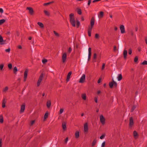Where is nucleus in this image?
Instances as JSON below:
<instances>
[{
    "mask_svg": "<svg viewBox=\"0 0 147 147\" xmlns=\"http://www.w3.org/2000/svg\"><path fill=\"white\" fill-rule=\"evenodd\" d=\"M94 23V19L93 18H92L90 21V26H89L88 29V33L89 36H91V33L92 28L93 27Z\"/></svg>",
    "mask_w": 147,
    "mask_h": 147,
    "instance_id": "obj_1",
    "label": "nucleus"
},
{
    "mask_svg": "<svg viewBox=\"0 0 147 147\" xmlns=\"http://www.w3.org/2000/svg\"><path fill=\"white\" fill-rule=\"evenodd\" d=\"M70 21L72 26L73 27L76 26V22L75 20L74 15L73 13H71L69 15Z\"/></svg>",
    "mask_w": 147,
    "mask_h": 147,
    "instance_id": "obj_2",
    "label": "nucleus"
},
{
    "mask_svg": "<svg viewBox=\"0 0 147 147\" xmlns=\"http://www.w3.org/2000/svg\"><path fill=\"white\" fill-rule=\"evenodd\" d=\"M44 76L43 74L42 73L41 74L37 82V86L38 87L40 85V84L42 81L43 78Z\"/></svg>",
    "mask_w": 147,
    "mask_h": 147,
    "instance_id": "obj_3",
    "label": "nucleus"
},
{
    "mask_svg": "<svg viewBox=\"0 0 147 147\" xmlns=\"http://www.w3.org/2000/svg\"><path fill=\"white\" fill-rule=\"evenodd\" d=\"M67 60V53H64L62 54V61L63 63H65Z\"/></svg>",
    "mask_w": 147,
    "mask_h": 147,
    "instance_id": "obj_4",
    "label": "nucleus"
},
{
    "mask_svg": "<svg viewBox=\"0 0 147 147\" xmlns=\"http://www.w3.org/2000/svg\"><path fill=\"white\" fill-rule=\"evenodd\" d=\"M85 79L86 76L85 74H83L80 79L79 82L81 83H84L85 82Z\"/></svg>",
    "mask_w": 147,
    "mask_h": 147,
    "instance_id": "obj_5",
    "label": "nucleus"
},
{
    "mask_svg": "<svg viewBox=\"0 0 147 147\" xmlns=\"http://www.w3.org/2000/svg\"><path fill=\"white\" fill-rule=\"evenodd\" d=\"M100 121L102 125H104L105 123V119L102 115H101L100 117Z\"/></svg>",
    "mask_w": 147,
    "mask_h": 147,
    "instance_id": "obj_6",
    "label": "nucleus"
},
{
    "mask_svg": "<svg viewBox=\"0 0 147 147\" xmlns=\"http://www.w3.org/2000/svg\"><path fill=\"white\" fill-rule=\"evenodd\" d=\"M109 86L111 88H112L113 86L116 87L117 86V83L115 82L113 80L112 82L109 83Z\"/></svg>",
    "mask_w": 147,
    "mask_h": 147,
    "instance_id": "obj_7",
    "label": "nucleus"
},
{
    "mask_svg": "<svg viewBox=\"0 0 147 147\" xmlns=\"http://www.w3.org/2000/svg\"><path fill=\"white\" fill-rule=\"evenodd\" d=\"M5 40H4L3 37L0 35V45H3L6 44Z\"/></svg>",
    "mask_w": 147,
    "mask_h": 147,
    "instance_id": "obj_8",
    "label": "nucleus"
},
{
    "mask_svg": "<svg viewBox=\"0 0 147 147\" xmlns=\"http://www.w3.org/2000/svg\"><path fill=\"white\" fill-rule=\"evenodd\" d=\"M88 124L87 123H85L84 125V131L85 133H87L88 131Z\"/></svg>",
    "mask_w": 147,
    "mask_h": 147,
    "instance_id": "obj_9",
    "label": "nucleus"
},
{
    "mask_svg": "<svg viewBox=\"0 0 147 147\" xmlns=\"http://www.w3.org/2000/svg\"><path fill=\"white\" fill-rule=\"evenodd\" d=\"M28 72V70L27 69H26L24 71V81L25 82L26 80Z\"/></svg>",
    "mask_w": 147,
    "mask_h": 147,
    "instance_id": "obj_10",
    "label": "nucleus"
},
{
    "mask_svg": "<svg viewBox=\"0 0 147 147\" xmlns=\"http://www.w3.org/2000/svg\"><path fill=\"white\" fill-rule=\"evenodd\" d=\"M134 124L133 119L132 117H131L129 119V125L130 127H131Z\"/></svg>",
    "mask_w": 147,
    "mask_h": 147,
    "instance_id": "obj_11",
    "label": "nucleus"
},
{
    "mask_svg": "<svg viewBox=\"0 0 147 147\" xmlns=\"http://www.w3.org/2000/svg\"><path fill=\"white\" fill-rule=\"evenodd\" d=\"M120 29L121 32L122 34L124 33L125 32V30L124 26L123 25H121L120 26Z\"/></svg>",
    "mask_w": 147,
    "mask_h": 147,
    "instance_id": "obj_12",
    "label": "nucleus"
},
{
    "mask_svg": "<svg viewBox=\"0 0 147 147\" xmlns=\"http://www.w3.org/2000/svg\"><path fill=\"white\" fill-rule=\"evenodd\" d=\"M25 108V105L24 104H23L21 106L20 113H22L23 112Z\"/></svg>",
    "mask_w": 147,
    "mask_h": 147,
    "instance_id": "obj_13",
    "label": "nucleus"
},
{
    "mask_svg": "<svg viewBox=\"0 0 147 147\" xmlns=\"http://www.w3.org/2000/svg\"><path fill=\"white\" fill-rule=\"evenodd\" d=\"M27 9L29 10V12L30 14L32 15L33 14V9L30 7H27Z\"/></svg>",
    "mask_w": 147,
    "mask_h": 147,
    "instance_id": "obj_14",
    "label": "nucleus"
},
{
    "mask_svg": "<svg viewBox=\"0 0 147 147\" xmlns=\"http://www.w3.org/2000/svg\"><path fill=\"white\" fill-rule=\"evenodd\" d=\"M88 60L89 61L90 59V57L91 55V48L90 47H89L88 48Z\"/></svg>",
    "mask_w": 147,
    "mask_h": 147,
    "instance_id": "obj_15",
    "label": "nucleus"
},
{
    "mask_svg": "<svg viewBox=\"0 0 147 147\" xmlns=\"http://www.w3.org/2000/svg\"><path fill=\"white\" fill-rule=\"evenodd\" d=\"M81 97L82 99L84 100L86 99V94L85 93H83L82 94Z\"/></svg>",
    "mask_w": 147,
    "mask_h": 147,
    "instance_id": "obj_16",
    "label": "nucleus"
},
{
    "mask_svg": "<svg viewBox=\"0 0 147 147\" xmlns=\"http://www.w3.org/2000/svg\"><path fill=\"white\" fill-rule=\"evenodd\" d=\"M127 54V51L125 49H124L123 52V55L124 56V58L125 59L126 58Z\"/></svg>",
    "mask_w": 147,
    "mask_h": 147,
    "instance_id": "obj_17",
    "label": "nucleus"
},
{
    "mask_svg": "<svg viewBox=\"0 0 147 147\" xmlns=\"http://www.w3.org/2000/svg\"><path fill=\"white\" fill-rule=\"evenodd\" d=\"M6 102V99L4 98V99L3 100V102H2V107L3 108H4L5 106V103Z\"/></svg>",
    "mask_w": 147,
    "mask_h": 147,
    "instance_id": "obj_18",
    "label": "nucleus"
},
{
    "mask_svg": "<svg viewBox=\"0 0 147 147\" xmlns=\"http://www.w3.org/2000/svg\"><path fill=\"white\" fill-rule=\"evenodd\" d=\"M71 73H72L71 71H70L68 73L67 78V82L69 81V79L70 78V76L71 74Z\"/></svg>",
    "mask_w": 147,
    "mask_h": 147,
    "instance_id": "obj_19",
    "label": "nucleus"
},
{
    "mask_svg": "<svg viewBox=\"0 0 147 147\" xmlns=\"http://www.w3.org/2000/svg\"><path fill=\"white\" fill-rule=\"evenodd\" d=\"M103 12L102 11H100L99 13L98 14V16L99 18H102L103 17Z\"/></svg>",
    "mask_w": 147,
    "mask_h": 147,
    "instance_id": "obj_20",
    "label": "nucleus"
},
{
    "mask_svg": "<svg viewBox=\"0 0 147 147\" xmlns=\"http://www.w3.org/2000/svg\"><path fill=\"white\" fill-rule=\"evenodd\" d=\"M62 127L63 130H65L66 128V124L64 122L62 123Z\"/></svg>",
    "mask_w": 147,
    "mask_h": 147,
    "instance_id": "obj_21",
    "label": "nucleus"
},
{
    "mask_svg": "<svg viewBox=\"0 0 147 147\" xmlns=\"http://www.w3.org/2000/svg\"><path fill=\"white\" fill-rule=\"evenodd\" d=\"M122 77L121 74H119L117 77V80L118 81H120L122 79Z\"/></svg>",
    "mask_w": 147,
    "mask_h": 147,
    "instance_id": "obj_22",
    "label": "nucleus"
},
{
    "mask_svg": "<svg viewBox=\"0 0 147 147\" xmlns=\"http://www.w3.org/2000/svg\"><path fill=\"white\" fill-rule=\"evenodd\" d=\"M75 136L76 138H78L79 137V132L78 131H76L75 134Z\"/></svg>",
    "mask_w": 147,
    "mask_h": 147,
    "instance_id": "obj_23",
    "label": "nucleus"
},
{
    "mask_svg": "<svg viewBox=\"0 0 147 147\" xmlns=\"http://www.w3.org/2000/svg\"><path fill=\"white\" fill-rule=\"evenodd\" d=\"M134 136L135 138H137L138 136V134L137 132L135 131L134 132Z\"/></svg>",
    "mask_w": 147,
    "mask_h": 147,
    "instance_id": "obj_24",
    "label": "nucleus"
},
{
    "mask_svg": "<svg viewBox=\"0 0 147 147\" xmlns=\"http://www.w3.org/2000/svg\"><path fill=\"white\" fill-rule=\"evenodd\" d=\"M3 122V115H1L0 116V122L1 123H2Z\"/></svg>",
    "mask_w": 147,
    "mask_h": 147,
    "instance_id": "obj_25",
    "label": "nucleus"
},
{
    "mask_svg": "<svg viewBox=\"0 0 147 147\" xmlns=\"http://www.w3.org/2000/svg\"><path fill=\"white\" fill-rule=\"evenodd\" d=\"M38 24L41 28H43L44 27L43 24L41 22H38Z\"/></svg>",
    "mask_w": 147,
    "mask_h": 147,
    "instance_id": "obj_26",
    "label": "nucleus"
},
{
    "mask_svg": "<svg viewBox=\"0 0 147 147\" xmlns=\"http://www.w3.org/2000/svg\"><path fill=\"white\" fill-rule=\"evenodd\" d=\"M51 105V102L50 101H48L47 102V106L48 107H50Z\"/></svg>",
    "mask_w": 147,
    "mask_h": 147,
    "instance_id": "obj_27",
    "label": "nucleus"
},
{
    "mask_svg": "<svg viewBox=\"0 0 147 147\" xmlns=\"http://www.w3.org/2000/svg\"><path fill=\"white\" fill-rule=\"evenodd\" d=\"M45 14L47 16H49L50 15L49 13L47 11L45 10L44 11Z\"/></svg>",
    "mask_w": 147,
    "mask_h": 147,
    "instance_id": "obj_28",
    "label": "nucleus"
},
{
    "mask_svg": "<svg viewBox=\"0 0 147 147\" xmlns=\"http://www.w3.org/2000/svg\"><path fill=\"white\" fill-rule=\"evenodd\" d=\"M8 89V88L7 86L5 87L3 89V92H6Z\"/></svg>",
    "mask_w": 147,
    "mask_h": 147,
    "instance_id": "obj_29",
    "label": "nucleus"
},
{
    "mask_svg": "<svg viewBox=\"0 0 147 147\" xmlns=\"http://www.w3.org/2000/svg\"><path fill=\"white\" fill-rule=\"evenodd\" d=\"M48 114H49V113H48V112H47L45 113L44 115V119H46L48 117Z\"/></svg>",
    "mask_w": 147,
    "mask_h": 147,
    "instance_id": "obj_30",
    "label": "nucleus"
},
{
    "mask_svg": "<svg viewBox=\"0 0 147 147\" xmlns=\"http://www.w3.org/2000/svg\"><path fill=\"white\" fill-rule=\"evenodd\" d=\"M76 22L77 27V28H78L79 27V26H80V22L78 20H76Z\"/></svg>",
    "mask_w": 147,
    "mask_h": 147,
    "instance_id": "obj_31",
    "label": "nucleus"
},
{
    "mask_svg": "<svg viewBox=\"0 0 147 147\" xmlns=\"http://www.w3.org/2000/svg\"><path fill=\"white\" fill-rule=\"evenodd\" d=\"M53 32L54 34L57 37H59V34L58 33H57L55 31H53Z\"/></svg>",
    "mask_w": 147,
    "mask_h": 147,
    "instance_id": "obj_32",
    "label": "nucleus"
},
{
    "mask_svg": "<svg viewBox=\"0 0 147 147\" xmlns=\"http://www.w3.org/2000/svg\"><path fill=\"white\" fill-rule=\"evenodd\" d=\"M18 71V69L16 67H15L13 68V71L14 73L16 74L17 72Z\"/></svg>",
    "mask_w": 147,
    "mask_h": 147,
    "instance_id": "obj_33",
    "label": "nucleus"
},
{
    "mask_svg": "<svg viewBox=\"0 0 147 147\" xmlns=\"http://www.w3.org/2000/svg\"><path fill=\"white\" fill-rule=\"evenodd\" d=\"M4 66V65L3 63L1 64L0 65V69L1 70H3Z\"/></svg>",
    "mask_w": 147,
    "mask_h": 147,
    "instance_id": "obj_34",
    "label": "nucleus"
},
{
    "mask_svg": "<svg viewBox=\"0 0 147 147\" xmlns=\"http://www.w3.org/2000/svg\"><path fill=\"white\" fill-rule=\"evenodd\" d=\"M5 21V20L4 19L0 20V25H1Z\"/></svg>",
    "mask_w": 147,
    "mask_h": 147,
    "instance_id": "obj_35",
    "label": "nucleus"
},
{
    "mask_svg": "<svg viewBox=\"0 0 147 147\" xmlns=\"http://www.w3.org/2000/svg\"><path fill=\"white\" fill-rule=\"evenodd\" d=\"M72 50V49L71 47H70L69 48L67 52L69 53H70Z\"/></svg>",
    "mask_w": 147,
    "mask_h": 147,
    "instance_id": "obj_36",
    "label": "nucleus"
},
{
    "mask_svg": "<svg viewBox=\"0 0 147 147\" xmlns=\"http://www.w3.org/2000/svg\"><path fill=\"white\" fill-rule=\"evenodd\" d=\"M77 12L78 14L81 15L82 13V12L80 9H78L77 10Z\"/></svg>",
    "mask_w": 147,
    "mask_h": 147,
    "instance_id": "obj_37",
    "label": "nucleus"
},
{
    "mask_svg": "<svg viewBox=\"0 0 147 147\" xmlns=\"http://www.w3.org/2000/svg\"><path fill=\"white\" fill-rule=\"evenodd\" d=\"M96 140H94L93 142H92V146H94L95 144H96Z\"/></svg>",
    "mask_w": 147,
    "mask_h": 147,
    "instance_id": "obj_38",
    "label": "nucleus"
},
{
    "mask_svg": "<svg viewBox=\"0 0 147 147\" xmlns=\"http://www.w3.org/2000/svg\"><path fill=\"white\" fill-rule=\"evenodd\" d=\"M47 59H42V63H43V64H45V63H46L47 62Z\"/></svg>",
    "mask_w": 147,
    "mask_h": 147,
    "instance_id": "obj_39",
    "label": "nucleus"
},
{
    "mask_svg": "<svg viewBox=\"0 0 147 147\" xmlns=\"http://www.w3.org/2000/svg\"><path fill=\"white\" fill-rule=\"evenodd\" d=\"M8 66L9 69H11L12 67V65L10 63L8 64Z\"/></svg>",
    "mask_w": 147,
    "mask_h": 147,
    "instance_id": "obj_40",
    "label": "nucleus"
},
{
    "mask_svg": "<svg viewBox=\"0 0 147 147\" xmlns=\"http://www.w3.org/2000/svg\"><path fill=\"white\" fill-rule=\"evenodd\" d=\"M132 52V49H130L128 51V53L129 55H131Z\"/></svg>",
    "mask_w": 147,
    "mask_h": 147,
    "instance_id": "obj_41",
    "label": "nucleus"
},
{
    "mask_svg": "<svg viewBox=\"0 0 147 147\" xmlns=\"http://www.w3.org/2000/svg\"><path fill=\"white\" fill-rule=\"evenodd\" d=\"M138 60V57L137 56L135 57L134 59V61L135 62H137Z\"/></svg>",
    "mask_w": 147,
    "mask_h": 147,
    "instance_id": "obj_42",
    "label": "nucleus"
},
{
    "mask_svg": "<svg viewBox=\"0 0 147 147\" xmlns=\"http://www.w3.org/2000/svg\"><path fill=\"white\" fill-rule=\"evenodd\" d=\"M105 134H102L101 136L100 137V138L101 139H102L105 138Z\"/></svg>",
    "mask_w": 147,
    "mask_h": 147,
    "instance_id": "obj_43",
    "label": "nucleus"
},
{
    "mask_svg": "<svg viewBox=\"0 0 147 147\" xmlns=\"http://www.w3.org/2000/svg\"><path fill=\"white\" fill-rule=\"evenodd\" d=\"M5 51L8 53H9L10 51V49L9 48L7 49H6L5 50Z\"/></svg>",
    "mask_w": 147,
    "mask_h": 147,
    "instance_id": "obj_44",
    "label": "nucleus"
},
{
    "mask_svg": "<svg viewBox=\"0 0 147 147\" xmlns=\"http://www.w3.org/2000/svg\"><path fill=\"white\" fill-rule=\"evenodd\" d=\"M142 64L143 65H147V61H144L142 63Z\"/></svg>",
    "mask_w": 147,
    "mask_h": 147,
    "instance_id": "obj_45",
    "label": "nucleus"
},
{
    "mask_svg": "<svg viewBox=\"0 0 147 147\" xmlns=\"http://www.w3.org/2000/svg\"><path fill=\"white\" fill-rule=\"evenodd\" d=\"M2 147V139L0 138V147Z\"/></svg>",
    "mask_w": 147,
    "mask_h": 147,
    "instance_id": "obj_46",
    "label": "nucleus"
},
{
    "mask_svg": "<svg viewBox=\"0 0 147 147\" xmlns=\"http://www.w3.org/2000/svg\"><path fill=\"white\" fill-rule=\"evenodd\" d=\"M53 2H49V3H45L44 4V5H48L51 3H52Z\"/></svg>",
    "mask_w": 147,
    "mask_h": 147,
    "instance_id": "obj_47",
    "label": "nucleus"
},
{
    "mask_svg": "<svg viewBox=\"0 0 147 147\" xmlns=\"http://www.w3.org/2000/svg\"><path fill=\"white\" fill-rule=\"evenodd\" d=\"M105 142H103L101 145V147H104L105 146Z\"/></svg>",
    "mask_w": 147,
    "mask_h": 147,
    "instance_id": "obj_48",
    "label": "nucleus"
},
{
    "mask_svg": "<svg viewBox=\"0 0 147 147\" xmlns=\"http://www.w3.org/2000/svg\"><path fill=\"white\" fill-rule=\"evenodd\" d=\"M98 97H96L94 98V101L96 103L98 102Z\"/></svg>",
    "mask_w": 147,
    "mask_h": 147,
    "instance_id": "obj_49",
    "label": "nucleus"
},
{
    "mask_svg": "<svg viewBox=\"0 0 147 147\" xmlns=\"http://www.w3.org/2000/svg\"><path fill=\"white\" fill-rule=\"evenodd\" d=\"M105 63H103L102 65V69L103 70L105 67Z\"/></svg>",
    "mask_w": 147,
    "mask_h": 147,
    "instance_id": "obj_50",
    "label": "nucleus"
},
{
    "mask_svg": "<svg viewBox=\"0 0 147 147\" xmlns=\"http://www.w3.org/2000/svg\"><path fill=\"white\" fill-rule=\"evenodd\" d=\"M95 37L96 38H98L99 37V35L98 34H96L95 35Z\"/></svg>",
    "mask_w": 147,
    "mask_h": 147,
    "instance_id": "obj_51",
    "label": "nucleus"
},
{
    "mask_svg": "<svg viewBox=\"0 0 147 147\" xmlns=\"http://www.w3.org/2000/svg\"><path fill=\"white\" fill-rule=\"evenodd\" d=\"M136 108V107L135 106H133L131 109V112H132Z\"/></svg>",
    "mask_w": 147,
    "mask_h": 147,
    "instance_id": "obj_52",
    "label": "nucleus"
},
{
    "mask_svg": "<svg viewBox=\"0 0 147 147\" xmlns=\"http://www.w3.org/2000/svg\"><path fill=\"white\" fill-rule=\"evenodd\" d=\"M63 109H61L60 110L59 113L60 114H61L63 112Z\"/></svg>",
    "mask_w": 147,
    "mask_h": 147,
    "instance_id": "obj_53",
    "label": "nucleus"
},
{
    "mask_svg": "<svg viewBox=\"0 0 147 147\" xmlns=\"http://www.w3.org/2000/svg\"><path fill=\"white\" fill-rule=\"evenodd\" d=\"M96 53H94V55L93 59H96Z\"/></svg>",
    "mask_w": 147,
    "mask_h": 147,
    "instance_id": "obj_54",
    "label": "nucleus"
},
{
    "mask_svg": "<svg viewBox=\"0 0 147 147\" xmlns=\"http://www.w3.org/2000/svg\"><path fill=\"white\" fill-rule=\"evenodd\" d=\"M3 9L1 8H0V13H3Z\"/></svg>",
    "mask_w": 147,
    "mask_h": 147,
    "instance_id": "obj_55",
    "label": "nucleus"
},
{
    "mask_svg": "<svg viewBox=\"0 0 147 147\" xmlns=\"http://www.w3.org/2000/svg\"><path fill=\"white\" fill-rule=\"evenodd\" d=\"M34 122H35L34 120H33V121H32L31 122V124H30L31 125H33L34 124Z\"/></svg>",
    "mask_w": 147,
    "mask_h": 147,
    "instance_id": "obj_56",
    "label": "nucleus"
},
{
    "mask_svg": "<svg viewBox=\"0 0 147 147\" xmlns=\"http://www.w3.org/2000/svg\"><path fill=\"white\" fill-rule=\"evenodd\" d=\"M91 2V0H89L88 1V5H89Z\"/></svg>",
    "mask_w": 147,
    "mask_h": 147,
    "instance_id": "obj_57",
    "label": "nucleus"
},
{
    "mask_svg": "<svg viewBox=\"0 0 147 147\" xmlns=\"http://www.w3.org/2000/svg\"><path fill=\"white\" fill-rule=\"evenodd\" d=\"M68 138L67 137L65 139V143H66L67 141H68Z\"/></svg>",
    "mask_w": 147,
    "mask_h": 147,
    "instance_id": "obj_58",
    "label": "nucleus"
},
{
    "mask_svg": "<svg viewBox=\"0 0 147 147\" xmlns=\"http://www.w3.org/2000/svg\"><path fill=\"white\" fill-rule=\"evenodd\" d=\"M101 82V79L100 78H99L98 81V83H100Z\"/></svg>",
    "mask_w": 147,
    "mask_h": 147,
    "instance_id": "obj_59",
    "label": "nucleus"
},
{
    "mask_svg": "<svg viewBox=\"0 0 147 147\" xmlns=\"http://www.w3.org/2000/svg\"><path fill=\"white\" fill-rule=\"evenodd\" d=\"M145 41L146 44L147 45V37H146L145 38Z\"/></svg>",
    "mask_w": 147,
    "mask_h": 147,
    "instance_id": "obj_60",
    "label": "nucleus"
},
{
    "mask_svg": "<svg viewBox=\"0 0 147 147\" xmlns=\"http://www.w3.org/2000/svg\"><path fill=\"white\" fill-rule=\"evenodd\" d=\"M18 48L19 49H21L22 47L21 45H19L18 46Z\"/></svg>",
    "mask_w": 147,
    "mask_h": 147,
    "instance_id": "obj_61",
    "label": "nucleus"
},
{
    "mask_svg": "<svg viewBox=\"0 0 147 147\" xmlns=\"http://www.w3.org/2000/svg\"><path fill=\"white\" fill-rule=\"evenodd\" d=\"M99 1L98 0H94L92 2L93 3H95L97 1Z\"/></svg>",
    "mask_w": 147,
    "mask_h": 147,
    "instance_id": "obj_62",
    "label": "nucleus"
},
{
    "mask_svg": "<svg viewBox=\"0 0 147 147\" xmlns=\"http://www.w3.org/2000/svg\"><path fill=\"white\" fill-rule=\"evenodd\" d=\"M138 51H141V48L140 47H138Z\"/></svg>",
    "mask_w": 147,
    "mask_h": 147,
    "instance_id": "obj_63",
    "label": "nucleus"
},
{
    "mask_svg": "<svg viewBox=\"0 0 147 147\" xmlns=\"http://www.w3.org/2000/svg\"><path fill=\"white\" fill-rule=\"evenodd\" d=\"M101 92L100 90H98L97 92V93L98 94H99Z\"/></svg>",
    "mask_w": 147,
    "mask_h": 147,
    "instance_id": "obj_64",
    "label": "nucleus"
}]
</instances>
